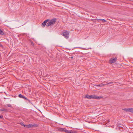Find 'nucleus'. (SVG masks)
<instances>
[{"label": "nucleus", "mask_w": 133, "mask_h": 133, "mask_svg": "<svg viewBox=\"0 0 133 133\" xmlns=\"http://www.w3.org/2000/svg\"><path fill=\"white\" fill-rule=\"evenodd\" d=\"M102 98L103 97L102 96H97L95 95H86L85 97V98H87L88 99L93 98L97 99H100L101 98Z\"/></svg>", "instance_id": "f257e3e1"}, {"label": "nucleus", "mask_w": 133, "mask_h": 133, "mask_svg": "<svg viewBox=\"0 0 133 133\" xmlns=\"http://www.w3.org/2000/svg\"><path fill=\"white\" fill-rule=\"evenodd\" d=\"M56 21V18H54L51 20H49L48 22L47 23L46 26L48 27L50 25H52L55 24Z\"/></svg>", "instance_id": "f03ea898"}, {"label": "nucleus", "mask_w": 133, "mask_h": 133, "mask_svg": "<svg viewBox=\"0 0 133 133\" xmlns=\"http://www.w3.org/2000/svg\"><path fill=\"white\" fill-rule=\"evenodd\" d=\"M63 36L66 38H68L69 37V33L67 31H65L63 32Z\"/></svg>", "instance_id": "7ed1b4c3"}, {"label": "nucleus", "mask_w": 133, "mask_h": 133, "mask_svg": "<svg viewBox=\"0 0 133 133\" xmlns=\"http://www.w3.org/2000/svg\"><path fill=\"white\" fill-rule=\"evenodd\" d=\"M49 21V19H47L44 21L42 23V26L43 28L46 25V23Z\"/></svg>", "instance_id": "20e7f679"}, {"label": "nucleus", "mask_w": 133, "mask_h": 133, "mask_svg": "<svg viewBox=\"0 0 133 133\" xmlns=\"http://www.w3.org/2000/svg\"><path fill=\"white\" fill-rule=\"evenodd\" d=\"M117 59L116 57L114 58H111L109 61L110 63L112 64L115 62L116 61Z\"/></svg>", "instance_id": "39448f33"}, {"label": "nucleus", "mask_w": 133, "mask_h": 133, "mask_svg": "<svg viewBox=\"0 0 133 133\" xmlns=\"http://www.w3.org/2000/svg\"><path fill=\"white\" fill-rule=\"evenodd\" d=\"M122 109L126 112L129 111V112H131L132 111H131V110L132 109V108H128V109L126 108H124V109Z\"/></svg>", "instance_id": "423d86ee"}, {"label": "nucleus", "mask_w": 133, "mask_h": 133, "mask_svg": "<svg viewBox=\"0 0 133 133\" xmlns=\"http://www.w3.org/2000/svg\"><path fill=\"white\" fill-rule=\"evenodd\" d=\"M95 19L97 20L98 21L100 20L102 21L103 23H104L105 22H106L107 21L105 20V19Z\"/></svg>", "instance_id": "0eeeda50"}, {"label": "nucleus", "mask_w": 133, "mask_h": 133, "mask_svg": "<svg viewBox=\"0 0 133 133\" xmlns=\"http://www.w3.org/2000/svg\"><path fill=\"white\" fill-rule=\"evenodd\" d=\"M8 110L5 108H3L2 109H0V111H4V112H8Z\"/></svg>", "instance_id": "6e6552de"}, {"label": "nucleus", "mask_w": 133, "mask_h": 133, "mask_svg": "<svg viewBox=\"0 0 133 133\" xmlns=\"http://www.w3.org/2000/svg\"><path fill=\"white\" fill-rule=\"evenodd\" d=\"M0 34L2 35H5L4 33L0 29Z\"/></svg>", "instance_id": "1a4fd4ad"}, {"label": "nucleus", "mask_w": 133, "mask_h": 133, "mask_svg": "<svg viewBox=\"0 0 133 133\" xmlns=\"http://www.w3.org/2000/svg\"><path fill=\"white\" fill-rule=\"evenodd\" d=\"M24 96H23V95H22L21 94H19L18 95V97H19L21 98H23Z\"/></svg>", "instance_id": "9d476101"}, {"label": "nucleus", "mask_w": 133, "mask_h": 133, "mask_svg": "<svg viewBox=\"0 0 133 133\" xmlns=\"http://www.w3.org/2000/svg\"><path fill=\"white\" fill-rule=\"evenodd\" d=\"M59 130L62 131H64L65 129L61 128L59 129Z\"/></svg>", "instance_id": "9b49d317"}, {"label": "nucleus", "mask_w": 133, "mask_h": 133, "mask_svg": "<svg viewBox=\"0 0 133 133\" xmlns=\"http://www.w3.org/2000/svg\"><path fill=\"white\" fill-rule=\"evenodd\" d=\"M29 128H30L31 127H33V125L32 124H30L28 125Z\"/></svg>", "instance_id": "f8f14e48"}, {"label": "nucleus", "mask_w": 133, "mask_h": 133, "mask_svg": "<svg viewBox=\"0 0 133 133\" xmlns=\"http://www.w3.org/2000/svg\"><path fill=\"white\" fill-rule=\"evenodd\" d=\"M113 83V82H109V83H107V84H103V86L104 85H108V84H112Z\"/></svg>", "instance_id": "ddd939ff"}, {"label": "nucleus", "mask_w": 133, "mask_h": 133, "mask_svg": "<svg viewBox=\"0 0 133 133\" xmlns=\"http://www.w3.org/2000/svg\"><path fill=\"white\" fill-rule=\"evenodd\" d=\"M66 133H68L69 131L65 129L64 131Z\"/></svg>", "instance_id": "4468645a"}, {"label": "nucleus", "mask_w": 133, "mask_h": 133, "mask_svg": "<svg viewBox=\"0 0 133 133\" xmlns=\"http://www.w3.org/2000/svg\"><path fill=\"white\" fill-rule=\"evenodd\" d=\"M28 126V125H24V127H25L29 128Z\"/></svg>", "instance_id": "2eb2a0df"}, {"label": "nucleus", "mask_w": 133, "mask_h": 133, "mask_svg": "<svg viewBox=\"0 0 133 133\" xmlns=\"http://www.w3.org/2000/svg\"><path fill=\"white\" fill-rule=\"evenodd\" d=\"M20 124L22 125V126H24V124L22 122H21L20 123Z\"/></svg>", "instance_id": "dca6fc26"}, {"label": "nucleus", "mask_w": 133, "mask_h": 133, "mask_svg": "<svg viewBox=\"0 0 133 133\" xmlns=\"http://www.w3.org/2000/svg\"><path fill=\"white\" fill-rule=\"evenodd\" d=\"M33 127H37V125L36 124H33Z\"/></svg>", "instance_id": "f3484780"}, {"label": "nucleus", "mask_w": 133, "mask_h": 133, "mask_svg": "<svg viewBox=\"0 0 133 133\" xmlns=\"http://www.w3.org/2000/svg\"><path fill=\"white\" fill-rule=\"evenodd\" d=\"M23 99H24L26 100H28V99L27 98H26L25 97V96H24V98H23Z\"/></svg>", "instance_id": "a211bd4d"}, {"label": "nucleus", "mask_w": 133, "mask_h": 133, "mask_svg": "<svg viewBox=\"0 0 133 133\" xmlns=\"http://www.w3.org/2000/svg\"><path fill=\"white\" fill-rule=\"evenodd\" d=\"M23 99H24L26 100H28V99L27 98H26L25 97V96H24V98H23Z\"/></svg>", "instance_id": "6ab92c4d"}, {"label": "nucleus", "mask_w": 133, "mask_h": 133, "mask_svg": "<svg viewBox=\"0 0 133 133\" xmlns=\"http://www.w3.org/2000/svg\"><path fill=\"white\" fill-rule=\"evenodd\" d=\"M120 126L119 125L118 126V127H119H119H122V128L123 127H123V125H120Z\"/></svg>", "instance_id": "aec40b11"}, {"label": "nucleus", "mask_w": 133, "mask_h": 133, "mask_svg": "<svg viewBox=\"0 0 133 133\" xmlns=\"http://www.w3.org/2000/svg\"><path fill=\"white\" fill-rule=\"evenodd\" d=\"M7 105L9 107H10L11 106V105L10 104H8Z\"/></svg>", "instance_id": "412c9836"}, {"label": "nucleus", "mask_w": 133, "mask_h": 133, "mask_svg": "<svg viewBox=\"0 0 133 133\" xmlns=\"http://www.w3.org/2000/svg\"><path fill=\"white\" fill-rule=\"evenodd\" d=\"M3 118V116L2 115H1V116H0V119Z\"/></svg>", "instance_id": "4be33fe9"}, {"label": "nucleus", "mask_w": 133, "mask_h": 133, "mask_svg": "<svg viewBox=\"0 0 133 133\" xmlns=\"http://www.w3.org/2000/svg\"><path fill=\"white\" fill-rule=\"evenodd\" d=\"M3 46V45L0 43V47H2Z\"/></svg>", "instance_id": "5701e85b"}, {"label": "nucleus", "mask_w": 133, "mask_h": 133, "mask_svg": "<svg viewBox=\"0 0 133 133\" xmlns=\"http://www.w3.org/2000/svg\"><path fill=\"white\" fill-rule=\"evenodd\" d=\"M27 101H28L29 102V103H30V104H32V103L30 102V101L28 99V100Z\"/></svg>", "instance_id": "b1692460"}, {"label": "nucleus", "mask_w": 133, "mask_h": 133, "mask_svg": "<svg viewBox=\"0 0 133 133\" xmlns=\"http://www.w3.org/2000/svg\"><path fill=\"white\" fill-rule=\"evenodd\" d=\"M132 110H131V111H132V112H132L133 113V108H132Z\"/></svg>", "instance_id": "393cba45"}, {"label": "nucleus", "mask_w": 133, "mask_h": 133, "mask_svg": "<svg viewBox=\"0 0 133 133\" xmlns=\"http://www.w3.org/2000/svg\"><path fill=\"white\" fill-rule=\"evenodd\" d=\"M72 133V132L71 131H69L68 133Z\"/></svg>", "instance_id": "a878e982"}, {"label": "nucleus", "mask_w": 133, "mask_h": 133, "mask_svg": "<svg viewBox=\"0 0 133 133\" xmlns=\"http://www.w3.org/2000/svg\"><path fill=\"white\" fill-rule=\"evenodd\" d=\"M101 85H98V86H99V87H101Z\"/></svg>", "instance_id": "bb28decb"}, {"label": "nucleus", "mask_w": 133, "mask_h": 133, "mask_svg": "<svg viewBox=\"0 0 133 133\" xmlns=\"http://www.w3.org/2000/svg\"><path fill=\"white\" fill-rule=\"evenodd\" d=\"M73 57H71V58H73Z\"/></svg>", "instance_id": "cd10ccee"}]
</instances>
